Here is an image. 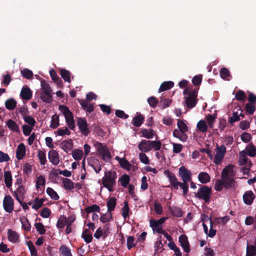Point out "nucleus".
<instances>
[{"mask_svg":"<svg viewBox=\"0 0 256 256\" xmlns=\"http://www.w3.org/2000/svg\"><path fill=\"white\" fill-rule=\"evenodd\" d=\"M164 174L168 178L172 186V189L178 190L180 187L183 191V195L187 194L188 191V182L192 180V172L190 170L182 166L179 168L178 174L181 177L182 182H178L175 174L168 170H166Z\"/></svg>","mask_w":256,"mask_h":256,"instance_id":"obj_1","label":"nucleus"},{"mask_svg":"<svg viewBox=\"0 0 256 256\" xmlns=\"http://www.w3.org/2000/svg\"><path fill=\"white\" fill-rule=\"evenodd\" d=\"M234 165L229 164L222 170L221 179L216 181L214 189L216 191L220 192L224 188L226 189L234 188L236 182L234 178L236 172L234 170Z\"/></svg>","mask_w":256,"mask_h":256,"instance_id":"obj_2","label":"nucleus"},{"mask_svg":"<svg viewBox=\"0 0 256 256\" xmlns=\"http://www.w3.org/2000/svg\"><path fill=\"white\" fill-rule=\"evenodd\" d=\"M117 174L114 170H109L104 172V176L102 178V183L104 187L106 188L110 192L114 190L113 188L116 184Z\"/></svg>","mask_w":256,"mask_h":256,"instance_id":"obj_3","label":"nucleus"},{"mask_svg":"<svg viewBox=\"0 0 256 256\" xmlns=\"http://www.w3.org/2000/svg\"><path fill=\"white\" fill-rule=\"evenodd\" d=\"M60 110L64 116L66 122L70 129L72 130L75 128V123L72 112L66 106L60 105L59 106Z\"/></svg>","mask_w":256,"mask_h":256,"instance_id":"obj_4","label":"nucleus"},{"mask_svg":"<svg viewBox=\"0 0 256 256\" xmlns=\"http://www.w3.org/2000/svg\"><path fill=\"white\" fill-rule=\"evenodd\" d=\"M212 194L211 188L206 186H202L195 193V196L200 199L204 200L206 203L208 204L210 202V195Z\"/></svg>","mask_w":256,"mask_h":256,"instance_id":"obj_5","label":"nucleus"},{"mask_svg":"<svg viewBox=\"0 0 256 256\" xmlns=\"http://www.w3.org/2000/svg\"><path fill=\"white\" fill-rule=\"evenodd\" d=\"M94 146L100 155L102 156V159L106 162H110L111 159V155L106 146L102 143L96 142Z\"/></svg>","mask_w":256,"mask_h":256,"instance_id":"obj_6","label":"nucleus"},{"mask_svg":"<svg viewBox=\"0 0 256 256\" xmlns=\"http://www.w3.org/2000/svg\"><path fill=\"white\" fill-rule=\"evenodd\" d=\"M226 152V148L224 144L221 145L220 146L218 144L216 145V152L214 160L215 164H220Z\"/></svg>","mask_w":256,"mask_h":256,"instance_id":"obj_7","label":"nucleus"},{"mask_svg":"<svg viewBox=\"0 0 256 256\" xmlns=\"http://www.w3.org/2000/svg\"><path fill=\"white\" fill-rule=\"evenodd\" d=\"M3 208L4 210L8 213H10L14 210V200L10 195H6L3 200Z\"/></svg>","mask_w":256,"mask_h":256,"instance_id":"obj_8","label":"nucleus"},{"mask_svg":"<svg viewBox=\"0 0 256 256\" xmlns=\"http://www.w3.org/2000/svg\"><path fill=\"white\" fill-rule=\"evenodd\" d=\"M77 125L83 135L88 136L90 134V130L88 128V124L85 118H79L77 120Z\"/></svg>","mask_w":256,"mask_h":256,"instance_id":"obj_9","label":"nucleus"},{"mask_svg":"<svg viewBox=\"0 0 256 256\" xmlns=\"http://www.w3.org/2000/svg\"><path fill=\"white\" fill-rule=\"evenodd\" d=\"M198 92H192L190 96H188L185 99V103L187 108H194L197 103Z\"/></svg>","mask_w":256,"mask_h":256,"instance_id":"obj_10","label":"nucleus"},{"mask_svg":"<svg viewBox=\"0 0 256 256\" xmlns=\"http://www.w3.org/2000/svg\"><path fill=\"white\" fill-rule=\"evenodd\" d=\"M20 96L23 100H29L32 98V92L28 86H24L21 90Z\"/></svg>","mask_w":256,"mask_h":256,"instance_id":"obj_11","label":"nucleus"},{"mask_svg":"<svg viewBox=\"0 0 256 256\" xmlns=\"http://www.w3.org/2000/svg\"><path fill=\"white\" fill-rule=\"evenodd\" d=\"M178 240L184 251L186 253L190 252V244L187 236L186 235L182 234L179 237Z\"/></svg>","mask_w":256,"mask_h":256,"instance_id":"obj_12","label":"nucleus"},{"mask_svg":"<svg viewBox=\"0 0 256 256\" xmlns=\"http://www.w3.org/2000/svg\"><path fill=\"white\" fill-rule=\"evenodd\" d=\"M150 140H142L138 144V149L143 152H146L151 150Z\"/></svg>","mask_w":256,"mask_h":256,"instance_id":"obj_13","label":"nucleus"},{"mask_svg":"<svg viewBox=\"0 0 256 256\" xmlns=\"http://www.w3.org/2000/svg\"><path fill=\"white\" fill-rule=\"evenodd\" d=\"M255 198V196L252 190L246 191L243 195V200L245 204L251 205Z\"/></svg>","mask_w":256,"mask_h":256,"instance_id":"obj_14","label":"nucleus"},{"mask_svg":"<svg viewBox=\"0 0 256 256\" xmlns=\"http://www.w3.org/2000/svg\"><path fill=\"white\" fill-rule=\"evenodd\" d=\"M25 194L26 188L25 186L23 185H19L14 192V196L18 202H20V197H22L23 198Z\"/></svg>","mask_w":256,"mask_h":256,"instance_id":"obj_15","label":"nucleus"},{"mask_svg":"<svg viewBox=\"0 0 256 256\" xmlns=\"http://www.w3.org/2000/svg\"><path fill=\"white\" fill-rule=\"evenodd\" d=\"M48 159L54 165H58L60 162L58 154L54 150H50L48 154Z\"/></svg>","mask_w":256,"mask_h":256,"instance_id":"obj_16","label":"nucleus"},{"mask_svg":"<svg viewBox=\"0 0 256 256\" xmlns=\"http://www.w3.org/2000/svg\"><path fill=\"white\" fill-rule=\"evenodd\" d=\"M26 154V146L23 143H20L16 150V157L18 160H22Z\"/></svg>","mask_w":256,"mask_h":256,"instance_id":"obj_17","label":"nucleus"},{"mask_svg":"<svg viewBox=\"0 0 256 256\" xmlns=\"http://www.w3.org/2000/svg\"><path fill=\"white\" fill-rule=\"evenodd\" d=\"M186 132L178 130H174L173 131V136L175 138H178L180 140L185 142L187 140L188 136L185 134Z\"/></svg>","mask_w":256,"mask_h":256,"instance_id":"obj_18","label":"nucleus"},{"mask_svg":"<svg viewBox=\"0 0 256 256\" xmlns=\"http://www.w3.org/2000/svg\"><path fill=\"white\" fill-rule=\"evenodd\" d=\"M60 146L65 152H68L72 148L73 144L72 140L70 139L64 140L60 143Z\"/></svg>","mask_w":256,"mask_h":256,"instance_id":"obj_19","label":"nucleus"},{"mask_svg":"<svg viewBox=\"0 0 256 256\" xmlns=\"http://www.w3.org/2000/svg\"><path fill=\"white\" fill-rule=\"evenodd\" d=\"M8 238L10 242L16 243L18 242L19 236L16 232L9 229L8 232Z\"/></svg>","mask_w":256,"mask_h":256,"instance_id":"obj_20","label":"nucleus"},{"mask_svg":"<svg viewBox=\"0 0 256 256\" xmlns=\"http://www.w3.org/2000/svg\"><path fill=\"white\" fill-rule=\"evenodd\" d=\"M8 128L14 132L19 133L20 132L18 125L13 120L10 119L6 122Z\"/></svg>","mask_w":256,"mask_h":256,"instance_id":"obj_21","label":"nucleus"},{"mask_svg":"<svg viewBox=\"0 0 256 256\" xmlns=\"http://www.w3.org/2000/svg\"><path fill=\"white\" fill-rule=\"evenodd\" d=\"M4 104L6 109L12 110L16 107L17 102L14 98H10L6 100Z\"/></svg>","mask_w":256,"mask_h":256,"instance_id":"obj_22","label":"nucleus"},{"mask_svg":"<svg viewBox=\"0 0 256 256\" xmlns=\"http://www.w3.org/2000/svg\"><path fill=\"white\" fill-rule=\"evenodd\" d=\"M198 180L203 184H206L210 180V176L206 172H200L198 175Z\"/></svg>","mask_w":256,"mask_h":256,"instance_id":"obj_23","label":"nucleus"},{"mask_svg":"<svg viewBox=\"0 0 256 256\" xmlns=\"http://www.w3.org/2000/svg\"><path fill=\"white\" fill-rule=\"evenodd\" d=\"M50 74L53 80V81L56 82L58 86H62L63 84L62 81V80L58 76L56 71L52 68L50 70Z\"/></svg>","mask_w":256,"mask_h":256,"instance_id":"obj_24","label":"nucleus"},{"mask_svg":"<svg viewBox=\"0 0 256 256\" xmlns=\"http://www.w3.org/2000/svg\"><path fill=\"white\" fill-rule=\"evenodd\" d=\"M4 181L6 186L10 188L12 185V176L10 172L6 171L4 172Z\"/></svg>","mask_w":256,"mask_h":256,"instance_id":"obj_25","label":"nucleus"},{"mask_svg":"<svg viewBox=\"0 0 256 256\" xmlns=\"http://www.w3.org/2000/svg\"><path fill=\"white\" fill-rule=\"evenodd\" d=\"M144 116L142 114H139L133 118L132 124L136 127H140L144 122Z\"/></svg>","mask_w":256,"mask_h":256,"instance_id":"obj_26","label":"nucleus"},{"mask_svg":"<svg viewBox=\"0 0 256 256\" xmlns=\"http://www.w3.org/2000/svg\"><path fill=\"white\" fill-rule=\"evenodd\" d=\"M60 72L62 78L65 82H71V73L69 70L60 68Z\"/></svg>","mask_w":256,"mask_h":256,"instance_id":"obj_27","label":"nucleus"},{"mask_svg":"<svg viewBox=\"0 0 256 256\" xmlns=\"http://www.w3.org/2000/svg\"><path fill=\"white\" fill-rule=\"evenodd\" d=\"M142 136L144 137L147 139H152L154 135V132L152 129H146L142 128L141 130Z\"/></svg>","mask_w":256,"mask_h":256,"instance_id":"obj_28","label":"nucleus"},{"mask_svg":"<svg viewBox=\"0 0 256 256\" xmlns=\"http://www.w3.org/2000/svg\"><path fill=\"white\" fill-rule=\"evenodd\" d=\"M174 83L172 81L164 82H162L159 88L158 92H160L168 90L174 86Z\"/></svg>","mask_w":256,"mask_h":256,"instance_id":"obj_29","label":"nucleus"},{"mask_svg":"<svg viewBox=\"0 0 256 256\" xmlns=\"http://www.w3.org/2000/svg\"><path fill=\"white\" fill-rule=\"evenodd\" d=\"M116 204V200L114 197H111L109 198L106 203L108 211L112 212L114 210Z\"/></svg>","mask_w":256,"mask_h":256,"instance_id":"obj_30","label":"nucleus"},{"mask_svg":"<svg viewBox=\"0 0 256 256\" xmlns=\"http://www.w3.org/2000/svg\"><path fill=\"white\" fill-rule=\"evenodd\" d=\"M246 150L248 155L250 157H254L256 156V148L252 143H250L246 146Z\"/></svg>","mask_w":256,"mask_h":256,"instance_id":"obj_31","label":"nucleus"},{"mask_svg":"<svg viewBox=\"0 0 256 256\" xmlns=\"http://www.w3.org/2000/svg\"><path fill=\"white\" fill-rule=\"evenodd\" d=\"M63 187L65 190H72L74 188V183L70 179L62 178Z\"/></svg>","mask_w":256,"mask_h":256,"instance_id":"obj_32","label":"nucleus"},{"mask_svg":"<svg viewBox=\"0 0 256 256\" xmlns=\"http://www.w3.org/2000/svg\"><path fill=\"white\" fill-rule=\"evenodd\" d=\"M116 159L119 160L120 164L123 168L130 170L132 165L126 158L121 159L118 156H116Z\"/></svg>","mask_w":256,"mask_h":256,"instance_id":"obj_33","label":"nucleus"},{"mask_svg":"<svg viewBox=\"0 0 256 256\" xmlns=\"http://www.w3.org/2000/svg\"><path fill=\"white\" fill-rule=\"evenodd\" d=\"M172 102V100L161 96L159 106H160L162 109H164L167 107H168L171 104Z\"/></svg>","mask_w":256,"mask_h":256,"instance_id":"obj_34","label":"nucleus"},{"mask_svg":"<svg viewBox=\"0 0 256 256\" xmlns=\"http://www.w3.org/2000/svg\"><path fill=\"white\" fill-rule=\"evenodd\" d=\"M169 209L172 212V214L176 217H182L183 215V212L181 208L178 206H174L173 208H171L170 206Z\"/></svg>","mask_w":256,"mask_h":256,"instance_id":"obj_35","label":"nucleus"},{"mask_svg":"<svg viewBox=\"0 0 256 256\" xmlns=\"http://www.w3.org/2000/svg\"><path fill=\"white\" fill-rule=\"evenodd\" d=\"M59 250L62 256H72L71 250L66 245H62L59 248Z\"/></svg>","mask_w":256,"mask_h":256,"instance_id":"obj_36","label":"nucleus"},{"mask_svg":"<svg viewBox=\"0 0 256 256\" xmlns=\"http://www.w3.org/2000/svg\"><path fill=\"white\" fill-rule=\"evenodd\" d=\"M88 229H85L82 234V237L87 244L90 243L92 240V234L90 233L88 234Z\"/></svg>","mask_w":256,"mask_h":256,"instance_id":"obj_37","label":"nucleus"},{"mask_svg":"<svg viewBox=\"0 0 256 256\" xmlns=\"http://www.w3.org/2000/svg\"><path fill=\"white\" fill-rule=\"evenodd\" d=\"M66 222H67L66 217L64 215L60 216L57 222V224H56L57 228H64L65 226L66 225Z\"/></svg>","mask_w":256,"mask_h":256,"instance_id":"obj_38","label":"nucleus"},{"mask_svg":"<svg viewBox=\"0 0 256 256\" xmlns=\"http://www.w3.org/2000/svg\"><path fill=\"white\" fill-rule=\"evenodd\" d=\"M119 182H120V185L126 188L130 182V176L126 174H124L119 178Z\"/></svg>","mask_w":256,"mask_h":256,"instance_id":"obj_39","label":"nucleus"},{"mask_svg":"<svg viewBox=\"0 0 256 256\" xmlns=\"http://www.w3.org/2000/svg\"><path fill=\"white\" fill-rule=\"evenodd\" d=\"M46 192L50 196V198L55 200L59 199V196L56 191L53 188L48 187L46 190Z\"/></svg>","mask_w":256,"mask_h":256,"instance_id":"obj_40","label":"nucleus"},{"mask_svg":"<svg viewBox=\"0 0 256 256\" xmlns=\"http://www.w3.org/2000/svg\"><path fill=\"white\" fill-rule=\"evenodd\" d=\"M256 255V246L247 244L246 256H255Z\"/></svg>","mask_w":256,"mask_h":256,"instance_id":"obj_41","label":"nucleus"},{"mask_svg":"<svg viewBox=\"0 0 256 256\" xmlns=\"http://www.w3.org/2000/svg\"><path fill=\"white\" fill-rule=\"evenodd\" d=\"M41 100L46 103H50L52 102V93L42 92L40 95Z\"/></svg>","mask_w":256,"mask_h":256,"instance_id":"obj_42","label":"nucleus"},{"mask_svg":"<svg viewBox=\"0 0 256 256\" xmlns=\"http://www.w3.org/2000/svg\"><path fill=\"white\" fill-rule=\"evenodd\" d=\"M197 128L202 132H205L208 130V126L204 120H200L197 124Z\"/></svg>","mask_w":256,"mask_h":256,"instance_id":"obj_43","label":"nucleus"},{"mask_svg":"<svg viewBox=\"0 0 256 256\" xmlns=\"http://www.w3.org/2000/svg\"><path fill=\"white\" fill-rule=\"evenodd\" d=\"M59 116L56 114H54L52 118L50 127L53 129L56 128L59 126Z\"/></svg>","mask_w":256,"mask_h":256,"instance_id":"obj_44","label":"nucleus"},{"mask_svg":"<svg viewBox=\"0 0 256 256\" xmlns=\"http://www.w3.org/2000/svg\"><path fill=\"white\" fill-rule=\"evenodd\" d=\"M41 86L42 88V92L52 93V90L48 84L44 80L41 81Z\"/></svg>","mask_w":256,"mask_h":256,"instance_id":"obj_45","label":"nucleus"},{"mask_svg":"<svg viewBox=\"0 0 256 256\" xmlns=\"http://www.w3.org/2000/svg\"><path fill=\"white\" fill-rule=\"evenodd\" d=\"M206 120L210 128H213L214 124L216 118V115L208 114L206 116Z\"/></svg>","mask_w":256,"mask_h":256,"instance_id":"obj_46","label":"nucleus"},{"mask_svg":"<svg viewBox=\"0 0 256 256\" xmlns=\"http://www.w3.org/2000/svg\"><path fill=\"white\" fill-rule=\"evenodd\" d=\"M246 98L245 92L242 90H238L235 94V98L239 101H244Z\"/></svg>","mask_w":256,"mask_h":256,"instance_id":"obj_47","label":"nucleus"},{"mask_svg":"<svg viewBox=\"0 0 256 256\" xmlns=\"http://www.w3.org/2000/svg\"><path fill=\"white\" fill-rule=\"evenodd\" d=\"M122 216L124 219H126V218L129 216V207L128 202L127 201H125L124 202V206L122 208Z\"/></svg>","mask_w":256,"mask_h":256,"instance_id":"obj_48","label":"nucleus"},{"mask_svg":"<svg viewBox=\"0 0 256 256\" xmlns=\"http://www.w3.org/2000/svg\"><path fill=\"white\" fill-rule=\"evenodd\" d=\"M21 74L24 78L28 80H30L33 77V73L32 71L28 68H24V70H22Z\"/></svg>","mask_w":256,"mask_h":256,"instance_id":"obj_49","label":"nucleus"},{"mask_svg":"<svg viewBox=\"0 0 256 256\" xmlns=\"http://www.w3.org/2000/svg\"><path fill=\"white\" fill-rule=\"evenodd\" d=\"M83 156V152L82 150L77 149L72 152V156L73 158L76 160H78L82 159Z\"/></svg>","mask_w":256,"mask_h":256,"instance_id":"obj_50","label":"nucleus"},{"mask_svg":"<svg viewBox=\"0 0 256 256\" xmlns=\"http://www.w3.org/2000/svg\"><path fill=\"white\" fill-rule=\"evenodd\" d=\"M27 246L30 250L31 256H37L38 252L36 247L34 245L32 242L30 240L27 242Z\"/></svg>","mask_w":256,"mask_h":256,"instance_id":"obj_51","label":"nucleus"},{"mask_svg":"<svg viewBox=\"0 0 256 256\" xmlns=\"http://www.w3.org/2000/svg\"><path fill=\"white\" fill-rule=\"evenodd\" d=\"M85 211L88 214H90L94 212H100V208L96 204H93L91 206L86 207L85 208Z\"/></svg>","mask_w":256,"mask_h":256,"instance_id":"obj_52","label":"nucleus"},{"mask_svg":"<svg viewBox=\"0 0 256 256\" xmlns=\"http://www.w3.org/2000/svg\"><path fill=\"white\" fill-rule=\"evenodd\" d=\"M147 101L150 106L154 108H156L158 102V99L153 96L148 98Z\"/></svg>","mask_w":256,"mask_h":256,"instance_id":"obj_53","label":"nucleus"},{"mask_svg":"<svg viewBox=\"0 0 256 256\" xmlns=\"http://www.w3.org/2000/svg\"><path fill=\"white\" fill-rule=\"evenodd\" d=\"M112 219V216L110 212H108V214H102L100 218V220L102 223L108 222Z\"/></svg>","mask_w":256,"mask_h":256,"instance_id":"obj_54","label":"nucleus"},{"mask_svg":"<svg viewBox=\"0 0 256 256\" xmlns=\"http://www.w3.org/2000/svg\"><path fill=\"white\" fill-rule=\"evenodd\" d=\"M45 184L46 179L44 176L40 175L38 177L36 183V187L37 189L39 188L40 186H44Z\"/></svg>","mask_w":256,"mask_h":256,"instance_id":"obj_55","label":"nucleus"},{"mask_svg":"<svg viewBox=\"0 0 256 256\" xmlns=\"http://www.w3.org/2000/svg\"><path fill=\"white\" fill-rule=\"evenodd\" d=\"M38 156L39 158L40 164L42 165H44L46 161V153L42 150H39L38 151Z\"/></svg>","mask_w":256,"mask_h":256,"instance_id":"obj_56","label":"nucleus"},{"mask_svg":"<svg viewBox=\"0 0 256 256\" xmlns=\"http://www.w3.org/2000/svg\"><path fill=\"white\" fill-rule=\"evenodd\" d=\"M177 125L179 128L178 130H181L184 132H187L188 131V127L183 120H179L178 122Z\"/></svg>","mask_w":256,"mask_h":256,"instance_id":"obj_57","label":"nucleus"},{"mask_svg":"<svg viewBox=\"0 0 256 256\" xmlns=\"http://www.w3.org/2000/svg\"><path fill=\"white\" fill-rule=\"evenodd\" d=\"M245 108L246 113H248L250 115L252 114L256 110V108L254 106L250 103H247L246 104Z\"/></svg>","mask_w":256,"mask_h":256,"instance_id":"obj_58","label":"nucleus"},{"mask_svg":"<svg viewBox=\"0 0 256 256\" xmlns=\"http://www.w3.org/2000/svg\"><path fill=\"white\" fill-rule=\"evenodd\" d=\"M151 142V150L153 149L154 150H160L162 146V142L160 140H152Z\"/></svg>","mask_w":256,"mask_h":256,"instance_id":"obj_59","label":"nucleus"},{"mask_svg":"<svg viewBox=\"0 0 256 256\" xmlns=\"http://www.w3.org/2000/svg\"><path fill=\"white\" fill-rule=\"evenodd\" d=\"M34 226L36 229L37 231L40 234H44L46 233V230L44 226L42 224V223H36V222L34 224Z\"/></svg>","mask_w":256,"mask_h":256,"instance_id":"obj_60","label":"nucleus"},{"mask_svg":"<svg viewBox=\"0 0 256 256\" xmlns=\"http://www.w3.org/2000/svg\"><path fill=\"white\" fill-rule=\"evenodd\" d=\"M220 74L222 79H226L230 76L229 70L226 68H222L220 72Z\"/></svg>","mask_w":256,"mask_h":256,"instance_id":"obj_61","label":"nucleus"},{"mask_svg":"<svg viewBox=\"0 0 256 256\" xmlns=\"http://www.w3.org/2000/svg\"><path fill=\"white\" fill-rule=\"evenodd\" d=\"M92 166L97 174L99 173L102 170V164L98 160L94 162V164H92Z\"/></svg>","mask_w":256,"mask_h":256,"instance_id":"obj_62","label":"nucleus"},{"mask_svg":"<svg viewBox=\"0 0 256 256\" xmlns=\"http://www.w3.org/2000/svg\"><path fill=\"white\" fill-rule=\"evenodd\" d=\"M24 120L26 122L28 123V124L33 126H34L36 124V120L34 118L30 116H26L24 118Z\"/></svg>","mask_w":256,"mask_h":256,"instance_id":"obj_63","label":"nucleus"},{"mask_svg":"<svg viewBox=\"0 0 256 256\" xmlns=\"http://www.w3.org/2000/svg\"><path fill=\"white\" fill-rule=\"evenodd\" d=\"M23 172L24 174L28 176L32 172L31 165L28 163L25 164L23 166Z\"/></svg>","mask_w":256,"mask_h":256,"instance_id":"obj_64","label":"nucleus"}]
</instances>
